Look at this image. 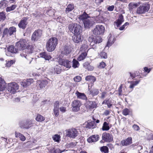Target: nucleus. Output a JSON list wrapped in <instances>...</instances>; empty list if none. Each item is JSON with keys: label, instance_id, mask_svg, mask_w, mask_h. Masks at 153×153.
<instances>
[{"label": "nucleus", "instance_id": "obj_1", "mask_svg": "<svg viewBox=\"0 0 153 153\" xmlns=\"http://www.w3.org/2000/svg\"><path fill=\"white\" fill-rule=\"evenodd\" d=\"M58 40L56 37H52L47 41L46 44L47 50L49 52H52L55 49L58 44Z\"/></svg>", "mask_w": 153, "mask_h": 153}, {"label": "nucleus", "instance_id": "obj_2", "mask_svg": "<svg viewBox=\"0 0 153 153\" xmlns=\"http://www.w3.org/2000/svg\"><path fill=\"white\" fill-rule=\"evenodd\" d=\"M33 51L32 46L29 45L27 46L26 49H23L22 51V53H20V56L22 57L25 58L27 60L29 64L31 63L33 58L30 57L29 55H27L26 52H27V53H32Z\"/></svg>", "mask_w": 153, "mask_h": 153}, {"label": "nucleus", "instance_id": "obj_3", "mask_svg": "<svg viewBox=\"0 0 153 153\" xmlns=\"http://www.w3.org/2000/svg\"><path fill=\"white\" fill-rule=\"evenodd\" d=\"M69 30L74 34H80L82 31V27L76 23H72L68 26Z\"/></svg>", "mask_w": 153, "mask_h": 153}, {"label": "nucleus", "instance_id": "obj_4", "mask_svg": "<svg viewBox=\"0 0 153 153\" xmlns=\"http://www.w3.org/2000/svg\"><path fill=\"white\" fill-rule=\"evenodd\" d=\"M7 85L8 91L11 93L14 94L19 89V85L15 82L9 83Z\"/></svg>", "mask_w": 153, "mask_h": 153}, {"label": "nucleus", "instance_id": "obj_5", "mask_svg": "<svg viewBox=\"0 0 153 153\" xmlns=\"http://www.w3.org/2000/svg\"><path fill=\"white\" fill-rule=\"evenodd\" d=\"M59 64L63 66L66 68L69 69L71 67V62L68 59L60 58L58 59Z\"/></svg>", "mask_w": 153, "mask_h": 153}, {"label": "nucleus", "instance_id": "obj_6", "mask_svg": "<svg viewBox=\"0 0 153 153\" xmlns=\"http://www.w3.org/2000/svg\"><path fill=\"white\" fill-rule=\"evenodd\" d=\"M66 132V136L68 137L72 138H75L79 134L77 129L74 128L67 130Z\"/></svg>", "mask_w": 153, "mask_h": 153}, {"label": "nucleus", "instance_id": "obj_7", "mask_svg": "<svg viewBox=\"0 0 153 153\" xmlns=\"http://www.w3.org/2000/svg\"><path fill=\"white\" fill-rule=\"evenodd\" d=\"M149 8L150 6L149 4H145L143 6H140L137 8L136 13L138 14L145 13L148 12Z\"/></svg>", "mask_w": 153, "mask_h": 153}, {"label": "nucleus", "instance_id": "obj_8", "mask_svg": "<svg viewBox=\"0 0 153 153\" xmlns=\"http://www.w3.org/2000/svg\"><path fill=\"white\" fill-rule=\"evenodd\" d=\"M42 34V31L40 30H35L33 33L31 40L34 42L37 41L41 37Z\"/></svg>", "mask_w": 153, "mask_h": 153}, {"label": "nucleus", "instance_id": "obj_9", "mask_svg": "<svg viewBox=\"0 0 153 153\" xmlns=\"http://www.w3.org/2000/svg\"><path fill=\"white\" fill-rule=\"evenodd\" d=\"M81 105V103L79 101L77 100H74L71 104L72 110L74 112L78 111L79 110Z\"/></svg>", "mask_w": 153, "mask_h": 153}, {"label": "nucleus", "instance_id": "obj_10", "mask_svg": "<svg viewBox=\"0 0 153 153\" xmlns=\"http://www.w3.org/2000/svg\"><path fill=\"white\" fill-rule=\"evenodd\" d=\"M33 121L29 120H27L23 122L20 123V127L23 128L28 129L31 127L33 125Z\"/></svg>", "mask_w": 153, "mask_h": 153}, {"label": "nucleus", "instance_id": "obj_11", "mask_svg": "<svg viewBox=\"0 0 153 153\" xmlns=\"http://www.w3.org/2000/svg\"><path fill=\"white\" fill-rule=\"evenodd\" d=\"M83 22L84 27L86 29H89L95 23L94 19L93 18L89 19Z\"/></svg>", "mask_w": 153, "mask_h": 153}, {"label": "nucleus", "instance_id": "obj_12", "mask_svg": "<svg viewBox=\"0 0 153 153\" xmlns=\"http://www.w3.org/2000/svg\"><path fill=\"white\" fill-rule=\"evenodd\" d=\"M26 41L25 39H21L16 43L15 47L18 48L19 50H22L26 46Z\"/></svg>", "mask_w": 153, "mask_h": 153}, {"label": "nucleus", "instance_id": "obj_13", "mask_svg": "<svg viewBox=\"0 0 153 153\" xmlns=\"http://www.w3.org/2000/svg\"><path fill=\"white\" fill-rule=\"evenodd\" d=\"M102 140L106 142H110L113 141V137L111 134L107 133H103L102 136Z\"/></svg>", "mask_w": 153, "mask_h": 153}, {"label": "nucleus", "instance_id": "obj_14", "mask_svg": "<svg viewBox=\"0 0 153 153\" xmlns=\"http://www.w3.org/2000/svg\"><path fill=\"white\" fill-rule=\"evenodd\" d=\"M27 19V17H24L21 20L18 24V26L19 28L23 30L26 28L28 24Z\"/></svg>", "mask_w": 153, "mask_h": 153}, {"label": "nucleus", "instance_id": "obj_15", "mask_svg": "<svg viewBox=\"0 0 153 153\" xmlns=\"http://www.w3.org/2000/svg\"><path fill=\"white\" fill-rule=\"evenodd\" d=\"M84 48V49L86 48V50H84L83 51L85 52H82L78 58V60L80 61L84 59L87 55L86 52L88 51V50H86L87 48V45H82L80 48L81 50L83 51Z\"/></svg>", "mask_w": 153, "mask_h": 153}, {"label": "nucleus", "instance_id": "obj_16", "mask_svg": "<svg viewBox=\"0 0 153 153\" xmlns=\"http://www.w3.org/2000/svg\"><path fill=\"white\" fill-rule=\"evenodd\" d=\"M104 13L101 10L100 11L96 10V14L98 15L96 16V22L98 23L103 22L104 20V18L103 17Z\"/></svg>", "mask_w": 153, "mask_h": 153}, {"label": "nucleus", "instance_id": "obj_17", "mask_svg": "<svg viewBox=\"0 0 153 153\" xmlns=\"http://www.w3.org/2000/svg\"><path fill=\"white\" fill-rule=\"evenodd\" d=\"M52 81L49 79L45 80L42 81H39L37 83V85L38 87H39L40 88L45 87L47 85L48 83H51Z\"/></svg>", "mask_w": 153, "mask_h": 153}, {"label": "nucleus", "instance_id": "obj_18", "mask_svg": "<svg viewBox=\"0 0 153 153\" xmlns=\"http://www.w3.org/2000/svg\"><path fill=\"white\" fill-rule=\"evenodd\" d=\"M93 121H91L88 120V121L85 123V127L86 128H93L95 127V123L94 121L95 120V119L93 117Z\"/></svg>", "mask_w": 153, "mask_h": 153}, {"label": "nucleus", "instance_id": "obj_19", "mask_svg": "<svg viewBox=\"0 0 153 153\" xmlns=\"http://www.w3.org/2000/svg\"><path fill=\"white\" fill-rule=\"evenodd\" d=\"M115 40V38L113 36H112L111 34H110L108 36V41L105 48H106L107 47L109 48L111 46V45L114 43Z\"/></svg>", "mask_w": 153, "mask_h": 153}, {"label": "nucleus", "instance_id": "obj_20", "mask_svg": "<svg viewBox=\"0 0 153 153\" xmlns=\"http://www.w3.org/2000/svg\"><path fill=\"white\" fill-rule=\"evenodd\" d=\"M72 51L71 47L70 46L66 45L65 46L61 51V53L65 55L69 54Z\"/></svg>", "mask_w": 153, "mask_h": 153}, {"label": "nucleus", "instance_id": "obj_21", "mask_svg": "<svg viewBox=\"0 0 153 153\" xmlns=\"http://www.w3.org/2000/svg\"><path fill=\"white\" fill-rule=\"evenodd\" d=\"M59 103L58 101H56L54 104L53 113L56 117L58 116L59 114Z\"/></svg>", "mask_w": 153, "mask_h": 153}, {"label": "nucleus", "instance_id": "obj_22", "mask_svg": "<svg viewBox=\"0 0 153 153\" xmlns=\"http://www.w3.org/2000/svg\"><path fill=\"white\" fill-rule=\"evenodd\" d=\"M96 33L99 35H103L105 30V27H104L100 25H96Z\"/></svg>", "mask_w": 153, "mask_h": 153}, {"label": "nucleus", "instance_id": "obj_23", "mask_svg": "<svg viewBox=\"0 0 153 153\" xmlns=\"http://www.w3.org/2000/svg\"><path fill=\"white\" fill-rule=\"evenodd\" d=\"M132 138L129 137L125 140H122L120 144L122 146H127L132 143Z\"/></svg>", "mask_w": 153, "mask_h": 153}, {"label": "nucleus", "instance_id": "obj_24", "mask_svg": "<svg viewBox=\"0 0 153 153\" xmlns=\"http://www.w3.org/2000/svg\"><path fill=\"white\" fill-rule=\"evenodd\" d=\"M123 16L122 15L119 16L118 19L114 22V26L118 27L124 22Z\"/></svg>", "mask_w": 153, "mask_h": 153}, {"label": "nucleus", "instance_id": "obj_25", "mask_svg": "<svg viewBox=\"0 0 153 153\" xmlns=\"http://www.w3.org/2000/svg\"><path fill=\"white\" fill-rule=\"evenodd\" d=\"M72 40L74 42L76 43L81 42L82 39L80 34H74L72 37Z\"/></svg>", "mask_w": 153, "mask_h": 153}, {"label": "nucleus", "instance_id": "obj_26", "mask_svg": "<svg viewBox=\"0 0 153 153\" xmlns=\"http://www.w3.org/2000/svg\"><path fill=\"white\" fill-rule=\"evenodd\" d=\"M33 82V80L32 79H29L26 80L21 82V85L24 87H25L31 85V83Z\"/></svg>", "mask_w": 153, "mask_h": 153}, {"label": "nucleus", "instance_id": "obj_27", "mask_svg": "<svg viewBox=\"0 0 153 153\" xmlns=\"http://www.w3.org/2000/svg\"><path fill=\"white\" fill-rule=\"evenodd\" d=\"M75 94L79 99L84 100H86L87 99L86 95L84 93H81L77 91L76 92Z\"/></svg>", "mask_w": 153, "mask_h": 153}, {"label": "nucleus", "instance_id": "obj_28", "mask_svg": "<svg viewBox=\"0 0 153 153\" xmlns=\"http://www.w3.org/2000/svg\"><path fill=\"white\" fill-rule=\"evenodd\" d=\"M7 85L4 80L0 77V91H2L6 88Z\"/></svg>", "mask_w": 153, "mask_h": 153}, {"label": "nucleus", "instance_id": "obj_29", "mask_svg": "<svg viewBox=\"0 0 153 153\" xmlns=\"http://www.w3.org/2000/svg\"><path fill=\"white\" fill-rule=\"evenodd\" d=\"M88 41L90 42V45L92 46L91 48L94 49L96 47L95 44L96 43V40L94 38L93 36H90L88 39Z\"/></svg>", "mask_w": 153, "mask_h": 153}, {"label": "nucleus", "instance_id": "obj_30", "mask_svg": "<svg viewBox=\"0 0 153 153\" xmlns=\"http://www.w3.org/2000/svg\"><path fill=\"white\" fill-rule=\"evenodd\" d=\"M41 57L44 58L45 60H49L51 58V56L49 53L46 52H43L40 54Z\"/></svg>", "mask_w": 153, "mask_h": 153}, {"label": "nucleus", "instance_id": "obj_31", "mask_svg": "<svg viewBox=\"0 0 153 153\" xmlns=\"http://www.w3.org/2000/svg\"><path fill=\"white\" fill-rule=\"evenodd\" d=\"M86 107L89 109H92L96 107V103L95 102L88 101L87 102Z\"/></svg>", "mask_w": 153, "mask_h": 153}, {"label": "nucleus", "instance_id": "obj_32", "mask_svg": "<svg viewBox=\"0 0 153 153\" xmlns=\"http://www.w3.org/2000/svg\"><path fill=\"white\" fill-rule=\"evenodd\" d=\"M86 80L90 82L91 84V85L92 86L93 85V83L96 80L95 77L93 76H86L85 79Z\"/></svg>", "mask_w": 153, "mask_h": 153}, {"label": "nucleus", "instance_id": "obj_33", "mask_svg": "<svg viewBox=\"0 0 153 153\" xmlns=\"http://www.w3.org/2000/svg\"><path fill=\"white\" fill-rule=\"evenodd\" d=\"M89 17V16L85 12H84L82 15L79 16V18L83 22L86 19H88V18Z\"/></svg>", "mask_w": 153, "mask_h": 153}, {"label": "nucleus", "instance_id": "obj_34", "mask_svg": "<svg viewBox=\"0 0 153 153\" xmlns=\"http://www.w3.org/2000/svg\"><path fill=\"white\" fill-rule=\"evenodd\" d=\"M8 52L13 53H17L19 50L18 48L16 47L14 48L13 46H10L8 48Z\"/></svg>", "mask_w": 153, "mask_h": 153}, {"label": "nucleus", "instance_id": "obj_35", "mask_svg": "<svg viewBox=\"0 0 153 153\" xmlns=\"http://www.w3.org/2000/svg\"><path fill=\"white\" fill-rule=\"evenodd\" d=\"M111 125H110L108 123L106 122H105L103 123V125L102 127V130L103 131H107L109 129L110 127H111Z\"/></svg>", "mask_w": 153, "mask_h": 153}, {"label": "nucleus", "instance_id": "obj_36", "mask_svg": "<svg viewBox=\"0 0 153 153\" xmlns=\"http://www.w3.org/2000/svg\"><path fill=\"white\" fill-rule=\"evenodd\" d=\"M9 35L11 36L12 35L15 34L16 32V28L14 27H10L9 29Z\"/></svg>", "mask_w": 153, "mask_h": 153}, {"label": "nucleus", "instance_id": "obj_37", "mask_svg": "<svg viewBox=\"0 0 153 153\" xmlns=\"http://www.w3.org/2000/svg\"><path fill=\"white\" fill-rule=\"evenodd\" d=\"M139 4V3L134 2L130 3L129 4V9L130 10H131L133 8L137 7Z\"/></svg>", "mask_w": 153, "mask_h": 153}, {"label": "nucleus", "instance_id": "obj_38", "mask_svg": "<svg viewBox=\"0 0 153 153\" xmlns=\"http://www.w3.org/2000/svg\"><path fill=\"white\" fill-rule=\"evenodd\" d=\"M72 67L74 68H78L79 65V62L76 60L75 59H74L72 61Z\"/></svg>", "mask_w": 153, "mask_h": 153}, {"label": "nucleus", "instance_id": "obj_39", "mask_svg": "<svg viewBox=\"0 0 153 153\" xmlns=\"http://www.w3.org/2000/svg\"><path fill=\"white\" fill-rule=\"evenodd\" d=\"M74 8V6L72 4H69L68 5L65 10V13H69Z\"/></svg>", "mask_w": 153, "mask_h": 153}, {"label": "nucleus", "instance_id": "obj_40", "mask_svg": "<svg viewBox=\"0 0 153 153\" xmlns=\"http://www.w3.org/2000/svg\"><path fill=\"white\" fill-rule=\"evenodd\" d=\"M140 80H139L138 81H131L130 82V85L129 86V88H132L133 89L134 87L138 84L139 82H140Z\"/></svg>", "mask_w": 153, "mask_h": 153}, {"label": "nucleus", "instance_id": "obj_41", "mask_svg": "<svg viewBox=\"0 0 153 153\" xmlns=\"http://www.w3.org/2000/svg\"><path fill=\"white\" fill-rule=\"evenodd\" d=\"M87 141L89 143H92L96 141V136L95 135L91 136L87 139Z\"/></svg>", "mask_w": 153, "mask_h": 153}, {"label": "nucleus", "instance_id": "obj_42", "mask_svg": "<svg viewBox=\"0 0 153 153\" xmlns=\"http://www.w3.org/2000/svg\"><path fill=\"white\" fill-rule=\"evenodd\" d=\"M61 137L58 134H56L52 137V138L54 141L59 143Z\"/></svg>", "mask_w": 153, "mask_h": 153}, {"label": "nucleus", "instance_id": "obj_43", "mask_svg": "<svg viewBox=\"0 0 153 153\" xmlns=\"http://www.w3.org/2000/svg\"><path fill=\"white\" fill-rule=\"evenodd\" d=\"M36 120L37 121L41 122L44 120L45 118L41 115L38 114L36 118Z\"/></svg>", "mask_w": 153, "mask_h": 153}, {"label": "nucleus", "instance_id": "obj_44", "mask_svg": "<svg viewBox=\"0 0 153 153\" xmlns=\"http://www.w3.org/2000/svg\"><path fill=\"white\" fill-rule=\"evenodd\" d=\"M17 7V5L16 4H13L9 7H7L6 8V11L7 12H10L11 11L14 10Z\"/></svg>", "mask_w": 153, "mask_h": 153}, {"label": "nucleus", "instance_id": "obj_45", "mask_svg": "<svg viewBox=\"0 0 153 153\" xmlns=\"http://www.w3.org/2000/svg\"><path fill=\"white\" fill-rule=\"evenodd\" d=\"M100 150L104 153H108L109 152L108 148L107 146H103L100 148Z\"/></svg>", "mask_w": 153, "mask_h": 153}, {"label": "nucleus", "instance_id": "obj_46", "mask_svg": "<svg viewBox=\"0 0 153 153\" xmlns=\"http://www.w3.org/2000/svg\"><path fill=\"white\" fill-rule=\"evenodd\" d=\"M99 55L101 58L106 59L107 58V53L104 51H102L100 52Z\"/></svg>", "mask_w": 153, "mask_h": 153}, {"label": "nucleus", "instance_id": "obj_47", "mask_svg": "<svg viewBox=\"0 0 153 153\" xmlns=\"http://www.w3.org/2000/svg\"><path fill=\"white\" fill-rule=\"evenodd\" d=\"M134 147L138 151L142 149H143V146H142L139 145L138 143H136L135 144H133Z\"/></svg>", "mask_w": 153, "mask_h": 153}, {"label": "nucleus", "instance_id": "obj_48", "mask_svg": "<svg viewBox=\"0 0 153 153\" xmlns=\"http://www.w3.org/2000/svg\"><path fill=\"white\" fill-rule=\"evenodd\" d=\"M8 34L9 35V31L8 29L7 28H6L4 30L3 37H4L5 36H7Z\"/></svg>", "mask_w": 153, "mask_h": 153}, {"label": "nucleus", "instance_id": "obj_49", "mask_svg": "<svg viewBox=\"0 0 153 153\" xmlns=\"http://www.w3.org/2000/svg\"><path fill=\"white\" fill-rule=\"evenodd\" d=\"M123 88V85H121L118 89V95L119 96H122V95L123 94V92L122 91V88Z\"/></svg>", "mask_w": 153, "mask_h": 153}, {"label": "nucleus", "instance_id": "obj_50", "mask_svg": "<svg viewBox=\"0 0 153 153\" xmlns=\"http://www.w3.org/2000/svg\"><path fill=\"white\" fill-rule=\"evenodd\" d=\"M105 63L103 62H101L99 65L98 66V68L100 69L103 68L106 66Z\"/></svg>", "mask_w": 153, "mask_h": 153}, {"label": "nucleus", "instance_id": "obj_51", "mask_svg": "<svg viewBox=\"0 0 153 153\" xmlns=\"http://www.w3.org/2000/svg\"><path fill=\"white\" fill-rule=\"evenodd\" d=\"M62 70L58 66H56L55 69V71L57 74H59L61 71Z\"/></svg>", "mask_w": 153, "mask_h": 153}, {"label": "nucleus", "instance_id": "obj_52", "mask_svg": "<svg viewBox=\"0 0 153 153\" xmlns=\"http://www.w3.org/2000/svg\"><path fill=\"white\" fill-rule=\"evenodd\" d=\"M82 78L81 77L79 76H77L74 78V81L76 82H80Z\"/></svg>", "mask_w": 153, "mask_h": 153}, {"label": "nucleus", "instance_id": "obj_53", "mask_svg": "<svg viewBox=\"0 0 153 153\" xmlns=\"http://www.w3.org/2000/svg\"><path fill=\"white\" fill-rule=\"evenodd\" d=\"M102 41V39L100 36H96V44L100 43Z\"/></svg>", "mask_w": 153, "mask_h": 153}, {"label": "nucleus", "instance_id": "obj_54", "mask_svg": "<svg viewBox=\"0 0 153 153\" xmlns=\"http://www.w3.org/2000/svg\"><path fill=\"white\" fill-rule=\"evenodd\" d=\"M77 143L76 142H71L68 144V145L70 147L73 148L76 145Z\"/></svg>", "mask_w": 153, "mask_h": 153}, {"label": "nucleus", "instance_id": "obj_55", "mask_svg": "<svg viewBox=\"0 0 153 153\" xmlns=\"http://www.w3.org/2000/svg\"><path fill=\"white\" fill-rule=\"evenodd\" d=\"M129 112V110L127 108L124 109L123 111V114L124 115H128Z\"/></svg>", "mask_w": 153, "mask_h": 153}, {"label": "nucleus", "instance_id": "obj_56", "mask_svg": "<svg viewBox=\"0 0 153 153\" xmlns=\"http://www.w3.org/2000/svg\"><path fill=\"white\" fill-rule=\"evenodd\" d=\"M105 104L107 105L108 108H110L112 105L111 101L109 100H106Z\"/></svg>", "mask_w": 153, "mask_h": 153}, {"label": "nucleus", "instance_id": "obj_57", "mask_svg": "<svg viewBox=\"0 0 153 153\" xmlns=\"http://www.w3.org/2000/svg\"><path fill=\"white\" fill-rule=\"evenodd\" d=\"M5 18V16L4 14L3 13H0V21L4 20Z\"/></svg>", "mask_w": 153, "mask_h": 153}, {"label": "nucleus", "instance_id": "obj_58", "mask_svg": "<svg viewBox=\"0 0 153 153\" xmlns=\"http://www.w3.org/2000/svg\"><path fill=\"white\" fill-rule=\"evenodd\" d=\"M14 63V61L13 60H11L9 61H8L6 64V66L7 67H10Z\"/></svg>", "mask_w": 153, "mask_h": 153}, {"label": "nucleus", "instance_id": "obj_59", "mask_svg": "<svg viewBox=\"0 0 153 153\" xmlns=\"http://www.w3.org/2000/svg\"><path fill=\"white\" fill-rule=\"evenodd\" d=\"M114 5H111V6H109L107 8V10H108L109 11H112L114 10Z\"/></svg>", "mask_w": 153, "mask_h": 153}, {"label": "nucleus", "instance_id": "obj_60", "mask_svg": "<svg viewBox=\"0 0 153 153\" xmlns=\"http://www.w3.org/2000/svg\"><path fill=\"white\" fill-rule=\"evenodd\" d=\"M151 69L148 68L147 67H145L144 68V70L145 72H147V73H149L151 71Z\"/></svg>", "mask_w": 153, "mask_h": 153}, {"label": "nucleus", "instance_id": "obj_61", "mask_svg": "<svg viewBox=\"0 0 153 153\" xmlns=\"http://www.w3.org/2000/svg\"><path fill=\"white\" fill-rule=\"evenodd\" d=\"M133 128L134 130L137 131L140 129L139 127L136 125H134L133 126Z\"/></svg>", "mask_w": 153, "mask_h": 153}, {"label": "nucleus", "instance_id": "obj_62", "mask_svg": "<svg viewBox=\"0 0 153 153\" xmlns=\"http://www.w3.org/2000/svg\"><path fill=\"white\" fill-rule=\"evenodd\" d=\"M19 138L20 140L22 141H24L25 140V137L22 134L19 137Z\"/></svg>", "mask_w": 153, "mask_h": 153}, {"label": "nucleus", "instance_id": "obj_63", "mask_svg": "<svg viewBox=\"0 0 153 153\" xmlns=\"http://www.w3.org/2000/svg\"><path fill=\"white\" fill-rule=\"evenodd\" d=\"M60 111L63 113H64L66 111V108L65 107H61L59 108Z\"/></svg>", "mask_w": 153, "mask_h": 153}, {"label": "nucleus", "instance_id": "obj_64", "mask_svg": "<svg viewBox=\"0 0 153 153\" xmlns=\"http://www.w3.org/2000/svg\"><path fill=\"white\" fill-rule=\"evenodd\" d=\"M144 153H153V146L151 148L149 152L147 151H146L144 152Z\"/></svg>", "mask_w": 153, "mask_h": 153}]
</instances>
